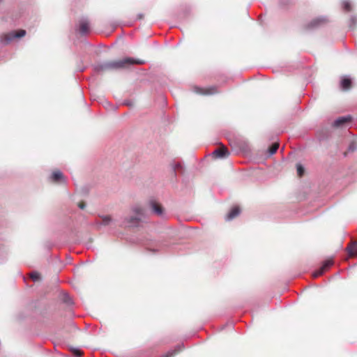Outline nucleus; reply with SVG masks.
Wrapping results in <instances>:
<instances>
[{
    "instance_id": "nucleus-28",
    "label": "nucleus",
    "mask_w": 357,
    "mask_h": 357,
    "mask_svg": "<svg viewBox=\"0 0 357 357\" xmlns=\"http://www.w3.org/2000/svg\"><path fill=\"white\" fill-rule=\"evenodd\" d=\"M142 17H143V15H142V14H139V19H141V18H142Z\"/></svg>"
},
{
    "instance_id": "nucleus-10",
    "label": "nucleus",
    "mask_w": 357,
    "mask_h": 357,
    "mask_svg": "<svg viewBox=\"0 0 357 357\" xmlns=\"http://www.w3.org/2000/svg\"><path fill=\"white\" fill-rule=\"evenodd\" d=\"M52 181L59 183H66V178L60 170L54 171L50 176Z\"/></svg>"
},
{
    "instance_id": "nucleus-11",
    "label": "nucleus",
    "mask_w": 357,
    "mask_h": 357,
    "mask_svg": "<svg viewBox=\"0 0 357 357\" xmlns=\"http://www.w3.org/2000/svg\"><path fill=\"white\" fill-rule=\"evenodd\" d=\"M196 92L203 95H212L218 92L215 86H211L207 89L196 88Z\"/></svg>"
},
{
    "instance_id": "nucleus-13",
    "label": "nucleus",
    "mask_w": 357,
    "mask_h": 357,
    "mask_svg": "<svg viewBox=\"0 0 357 357\" xmlns=\"http://www.w3.org/2000/svg\"><path fill=\"white\" fill-rule=\"evenodd\" d=\"M347 250L350 257L357 256V242H352L347 246Z\"/></svg>"
},
{
    "instance_id": "nucleus-21",
    "label": "nucleus",
    "mask_w": 357,
    "mask_h": 357,
    "mask_svg": "<svg viewBox=\"0 0 357 357\" xmlns=\"http://www.w3.org/2000/svg\"><path fill=\"white\" fill-rule=\"evenodd\" d=\"M30 278L34 282L38 281L40 278V275L38 272H32L30 273Z\"/></svg>"
},
{
    "instance_id": "nucleus-24",
    "label": "nucleus",
    "mask_w": 357,
    "mask_h": 357,
    "mask_svg": "<svg viewBox=\"0 0 357 357\" xmlns=\"http://www.w3.org/2000/svg\"><path fill=\"white\" fill-rule=\"evenodd\" d=\"M357 23V17L356 16H351L350 18V26L353 27Z\"/></svg>"
},
{
    "instance_id": "nucleus-7",
    "label": "nucleus",
    "mask_w": 357,
    "mask_h": 357,
    "mask_svg": "<svg viewBox=\"0 0 357 357\" xmlns=\"http://www.w3.org/2000/svg\"><path fill=\"white\" fill-rule=\"evenodd\" d=\"M333 262L332 260H326L324 262L322 266L313 273L314 278H317L321 275L329 267L333 265Z\"/></svg>"
},
{
    "instance_id": "nucleus-8",
    "label": "nucleus",
    "mask_w": 357,
    "mask_h": 357,
    "mask_svg": "<svg viewBox=\"0 0 357 357\" xmlns=\"http://www.w3.org/2000/svg\"><path fill=\"white\" fill-rule=\"evenodd\" d=\"M352 120V117L350 115L341 116L334 121L333 126L334 127H341L347 123H350Z\"/></svg>"
},
{
    "instance_id": "nucleus-6",
    "label": "nucleus",
    "mask_w": 357,
    "mask_h": 357,
    "mask_svg": "<svg viewBox=\"0 0 357 357\" xmlns=\"http://www.w3.org/2000/svg\"><path fill=\"white\" fill-rule=\"evenodd\" d=\"M328 20L326 17H321L312 20L307 26V29H314L320 26L322 24L327 23Z\"/></svg>"
},
{
    "instance_id": "nucleus-16",
    "label": "nucleus",
    "mask_w": 357,
    "mask_h": 357,
    "mask_svg": "<svg viewBox=\"0 0 357 357\" xmlns=\"http://www.w3.org/2000/svg\"><path fill=\"white\" fill-rule=\"evenodd\" d=\"M100 218H101V222H96V225L98 226H100V225L107 226V225H109L112 221V219L111 216H109V215H102Z\"/></svg>"
},
{
    "instance_id": "nucleus-18",
    "label": "nucleus",
    "mask_w": 357,
    "mask_h": 357,
    "mask_svg": "<svg viewBox=\"0 0 357 357\" xmlns=\"http://www.w3.org/2000/svg\"><path fill=\"white\" fill-rule=\"evenodd\" d=\"M183 345H178V351L181 349L183 347ZM177 352V351H169L166 354L163 355L162 357H173L174 354Z\"/></svg>"
},
{
    "instance_id": "nucleus-22",
    "label": "nucleus",
    "mask_w": 357,
    "mask_h": 357,
    "mask_svg": "<svg viewBox=\"0 0 357 357\" xmlns=\"http://www.w3.org/2000/svg\"><path fill=\"white\" fill-rule=\"evenodd\" d=\"M357 149V144L356 142H351L349 145V147H348V151L349 152H354V151H356Z\"/></svg>"
},
{
    "instance_id": "nucleus-9",
    "label": "nucleus",
    "mask_w": 357,
    "mask_h": 357,
    "mask_svg": "<svg viewBox=\"0 0 357 357\" xmlns=\"http://www.w3.org/2000/svg\"><path fill=\"white\" fill-rule=\"evenodd\" d=\"M79 31L82 35L87 34L89 32V22L87 20L82 19L79 21Z\"/></svg>"
},
{
    "instance_id": "nucleus-17",
    "label": "nucleus",
    "mask_w": 357,
    "mask_h": 357,
    "mask_svg": "<svg viewBox=\"0 0 357 357\" xmlns=\"http://www.w3.org/2000/svg\"><path fill=\"white\" fill-rule=\"evenodd\" d=\"M279 148V144L278 143H273L269 148H268V153L270 155H273L276 153Z\"/></svg>"
},
{
    "instance_id": "nucleus-15",
    "label": "nucleus",
    "mask_w": 357,
    "mask_h": 357,
    "mask_svg": "<svg viewBox=\"0 0 357 357\" xmlns=\"http://www.w3.org/2000/svg\"><path fill=\"white\" fill-rule=\"evenodd\" d=\"M340 86L343 90H348L351 86V80L348 77H344L340 82Z\"/></svg>"
},
{
    "instance_id": "nucleus-20",
    "label": "nucleus",
    "mask_w": 357,
    "mask_h": 357,
    "mask_svg": "<svg viewBox=\"0 0 357 357\" xmlns=\"http://www.w3.org/2000/svg\"><path fill=\"white\" fill-rule=\"evenodd\" d=\"M296 169H297V174H298V176H300V177L303 176V175L304 174V172H305V169H304V167H303V165L301 164H297Z\"/></svg>"
},
{
    "instance_id": "nucleus-4",
    "label": "nucleus",
    "mask_w": 357,
    "mask_h": 357,
    "mask_svg": "<svg viewBox=\"0 0 357 357\" xmlns=\"http://www.w3.org/2000/svg\"><path fill=\"white\" fill-rule=\"evenodd\" d=\"M149 206L152 212L158 216L162 217L164 215V209L162 206L155 199L149 201Z\"/></svg>"
},
{
    "instance_id": "nucleus-27",
    "label": "nucleus",
    "mask_w": 357,
    "mask_h": 357,
    "mask_svg": "<svg viewBox=\"0 0 357 357\" xmlns=\"http://www.w3.org/2000/svg\"><path fill=\"white\" fill-rule=\"evenodd\" d=\"M82 354V352L80 351H77L75 352V355H76L77 357H81Z\"/></svg>"
},
{
    "instance_id": "nucleus-14",
    "label": "nucleus",
    "mask_w": 357,
    "mask_h": 357,
    "mask_svg": "<svg viewBox=\"0 0 357 357\" xmlns=\"http://www.w3.org/2000/svg\"><path fill=\"white\" fill-rule=\"evenodd\" d=\"M168 246V245L163 241H159L158 242H156V245L155 247L156 248H149V250L151 251V252H159L162 250H163L164 248H167Z\"/></svg>"
},
{
    "instance_id": "nucleus-2",
    "label": "nucleus",
    "mask_w": 357,
    "mask_h": 357,
    "mask_svg": "<svg viewBox=\"0 0 357 357\" xmlns=\"http://www.w3.org/2000/svg\"><path fill=\"white\" fill-rule=\"evenodd\" d=\"M132 215L124 218L123 224L130 227H138L144 222L145 215L142 207L138 205L131 208Z\"/></svg>"
},
{
    "instance_id": "nucleus-23",
    "label": "nucleus",
    "mask_w": 357,
    "mask_h": 357,
    "mask_svg": "<svg viewBox=\"0 0 357 357\" xmlns=\"http://www.w3.org/2000/svg\"><path fill=\"white\" fill-rule=\"evenodd\" d=\"M174 172L181 171V172H183V168L182 164L181 162L176 163L174 166Z\"/></svg>"
},
{
    "instance_id": "nucleus-3",
    "label": "nucleus",
    "mask_w": 357,
    "mask_h": 357,
    "mask_svg": "<svg viewBox=\"0 0 357 357\" xmlns=\"http://www.w3.org/2000/svg\"><path fill=\"white\" fill-rule=\"evenodd\" d=\"M26 32L24 29H20L17 31H12L8 33L0 34V44L8 45L16 38H20L26 35Z\"/></svg>"
},
{
    "instance_id": "nucleus-12",
    "label": "nucleus",
    "mask_w": 357,
    "mask_h": 357,
    "mask_svg": "<svg viewBox=\"0 0 357 357\" xmlns=\"http://www.w3.org/2000/svg\"><path fill=\"white\" fill-rule=\"evenodd\" d=\"M241 213V209L238 206H234L230 211V212L227 214L226 217L227 220H231L232 219L237 217Z\"/></svg>"
},
{
    "instance_id": "nucleus-1",
    "label": "nucleus",
    "mask_w": 357,
    "mask_h": 357,
    "mask_svg": "<svg viewBox=\"0 0 357 357\" xmlns=\"http://www.w3.org/2000/svg\"><path fill=\"white\" fill-rule=\"evenodd\" d=\"M145 62L143 60H135L132 58H125L118 61H107L97 64L94 66V70L97 73H102L107 70L122 69L133 64L142 65Z\"/></svg>"
},
{
    "instance_id": "nucleus-19",
    "label": "nucleus",
    "mask_w": 357,
    "mask_h": 357,
    "mask_svg": "<svg viewBox=\"0 0 357 357\" xmlns=\"http://www.w3.org/2000/svg\"><path fill=\"white\" fill-rule=\"evenodd\" d=\"M342 8L345 11L349 12L351 10V5L349 1H342Z\"/></svg>"
},
{
    "instance_id": "nucleus-26",
    "label": "nucleus",
    "mask_w": 357,
    "mask_h": 357,
    "mask_svg": "<svg viewBox=\"0 0 357 357\" xmlns=\"http://www.w3.org/2000/svg\"><path fill=\"white\" fill-rule=\"evenodd\" d=\"M79 208L81 209H84L86 206L84 202H81L78 204Z\"/></svg>"
},
{
    "instance_id": "nucleus-25",
    "label": "nucleus",
    "mask_w": 357,
    "mask_h": 357,
    "mask_svg": "<svg viewBox=\"0 0 357 357\" xmlns=\"http://www.w3.org/2000/svg\"><path fill=\"white\" fill-rule=\"evenodd\" d=\"M63 301L65 303H68V304L72 303L71 298H70L69 295L67 294H64Z\"/></svg>"
},
{
    "instance_id": "nucleus-5",
    "label": "nucleus",
    "mask_w": 357,
    "mask_h": 357,
    "mask_svg": "<svg viewBox=\"0 0 357 357\" xmlns=\"http://www.w3.org/2000/svg\"><path fill=\"white\" fill-rule=\"evenodd\" d=\"M212 155L215 158H225L229 156V152L225 146H222L220 148L215 149Z\"/></svg>"
}]
</instances>
